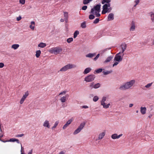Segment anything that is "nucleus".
Here are the masks:
<instances>
[{
    "label": "nucleus",
    "instance_id": "nucleus-1",
    "mask_svg": "<svg viewBox=\"0 0 154 154\" xmlns=\"http://www.w3.org/2000/svg\"><path fill=\"white\" fill-rule=\"evenodd\" d=\"M135 81L134 80H132L130 81L126 82L121 85L119 89L120 90L122 91L128 90L135 83Z\"/></svg>",
    "mask_w": 154,
    "mask_h": 154
},
{
    "label": "nucleus",
    "instance_id": "nucleus-2",
    "mask_svg": "<svg viewBox=\"0 0 154 154\" xmlns=\"http://www.w3.org/2000/svg\"><path fill=\"white\" fill-rule=\"evenodd\" d=\"M102 14H105L106 13H109L112 10L110 7V4H105L103 6Z\"/></svg>",
    "mask_w": 154,
    "mask_h": 154
},
{
    "label": "nucleus",
    "instance_id": "nucleus-3",
    "mask_svg": "<svg viewBox=\"0 0 154 154\" xmlns=\"http://www.w3.org/2000/svg\"><path fill=\"white\" fill-rule=\"evenodd\" d=\"M62 51V49L61 48L57 47L51 48L49 51L51 53L54 54L56 55L59 54Z\"/></svg>",
    "mask_w": 154,
    "mask_h": 154
},
{
    "label": "nucleus",
    "instance_id": "nucleus-4",
    "mask_svg": "<svg viewBox=\"0 0 154 154\" xmlns=\"http://www.w3.org/2000/svg\"><path fill=\"white\" fill-rule=\"evenodd\" d=\"M76 67V66L74 64H69L62 68L60 70V71L61 72H64L67 71L69 69H71L73 68H75Z\"/></svg>",
    "mask_w": 154,
    "mask_h": 154
},
{
    "label": "nucleus",
    "instance_id": "nucleus-5",
    "mask_svg": "<svg viewBox=\"0 0 154 154\" xmlns=\"http://www.w3.org/2000/svg\"><path fill=\"white\" fill-rule=\"evenodd\" d=\"M101 5L99 4L94 6V8H92L91 10L90 13L93 14H95V13H99L100 12Z\"/></svg>",
    "mask_w": 154,
    "mask_h": 154
},
{
    "label": "nucleus",
    "instance_id": "nucleus-6",
    "mask_svg": "<svg viewBox=\"0 0 154 154\" xmlns=\"http://www.w3.org/2000/svg\"><path fill=\"white\" fill-rule=\"evenodd\" d=\"M95 78L94 75H90L85 78V81L87 82H90L94 80Z\"/></svg>",
    "mask_w": 154,
    "mask_h": 154
},
{
    "label": "nucleus",
    "instance_id": "nucleus-7",
    "mask_svg": "<svg viewBox=\"0 0 154 154\" xmlns=\"http://www.w3.org/2000/svg\"><path fill=\"white\" fill-rule=\"evenodd\" d=\"M121 53L120 52L119 53L116 54L115 57L114 61L118 62H119L122 61V57L120 54Z\"/></svg>",
    "mask_w": 154,
    "mask_h": 154
},
{
    "label": "nucleus",
    "instance_id": "nucleus-8",
    "mask_svg": "<svg viewBox=\"0 0 154 154\" xmlns=\"http://www.w3.org/2000/svg\"><path fill=\"white\" fill-rule=\"evenodd\" d=\"M69 97V95L68 94H66L65 96H64L62 97L60 99V101L62 103H64L68 100V98Z\"/></svg>",
    "mask_w": 154,
    "mask_h": 154
},
{
    "label": "nucleus",
    "instance_id": "nucleus-9",
    "mask_svg": "<svg viewBox=\"0 0 154 154\" xmlns=\"http://www.w3.org/2000/svg\"><path fill=\"white\" fill-rule=\"evenodd\" d=\"M121 48L122 49L121 53H123L126 49L127 46V45L125 43H123L120 46Z\"/></svg>",
    "mask_w": 154,
    "mask_h": 154
},
{
    "label": "nucleus",
    "instance_id": "nucleus-10",
    "mask_svg": "<svg viewBox=\"0 0 154 154\" xmlns=\"http://www.w3.org/2000/svg\"><path fill=\"white\" fill-rule=\"evenodd\" d=\"M122 134L118 135L117 134H115L111 135V137L113 139H118L122 136Z\"/></svg>",
    "mask_w": 154,
    "mask_h": 154
},
{
    "label": "nucleus",
    "instance_id": "nucleus-11",
    "mask_svg": "<svg viewBox=\"0 0 154 154\" xmlns=\"http://www.w3.org/2000/svg\"><path fill=\"white\" fill-rule=\"evenodd\" d=\"M72 120L71 119L69 120L66 122V123L64 125L63 128V129H65L67 127V126L71 123L72 122Z\"/></svg>",
    "mask_w": 154,
    "mask_h": 154
},
{
    "label": "nucleus",
    "instance_id": "nucleus-12",
    "mask_svg": "<svg viewBox=\"0 0 154 154\" xmlns=\"http://www.w3.org/2000/svg\"><path fill=\"white\" fill-rule=\"evenodd\" d=\"M43 125L45 127H46L48 128H50V125H49V122L48 120H46L44 122Z\"/></svg>",
    "mask_w": 154,
    "mask_h": 154
},
{
    "label": "nucleus",
    "instance_id": "nucleus-13",
    "mask_svg": "<svg viewBox=\"0 0 154 154\" xmlns=\"http://www.w3.org/2000/svg\"><path fill=\"white\" fill-rule=\"evenodd\" d=\"M114 19V15L112 13H110L109 14L108 17V20L110 21L113 20Z\"/></svg>",
    "mask_w": 154,
    "mask_h": 154
},
{
    "label": "nucleus",
    "instance_id": "nucleus-14",
    "mask_svg": "<svg viewBox=\"0 0 154 154\" xmlns=\"http://www.w3.org/2000/svg\"><path fill=\"white\" fill-rule=\"evenodd\" d=\"M146 108L145 107H141L140 112L142 114L144 115L146 113Z\"/></svg>",
    "mask_w": 154,
    "mask_h": 154
},
{
    "label": "nucleus",
    "instance_id": "nucleus-15",
    "mask_svg": "<svg viewBox=\"0 0 154 154\" xmlns=\"http://www.w3.org/2000/svg\"><path fill=\"white\" fill-rule=\"evenodd\" d=\"M113 56H110L108 57L106 60L104 62V63H107L109 62L113 58Z\"/></svg>",
    "mask_w": 154,
    "mask_h": 154
},
{
    "label": "nucleus",
    "instance_id": "nucleus-16",
    "mask_svg": "<svg viewBox=\"0 0 154 154\" xmlns=\"http://www.w3.org/2000/svg\"><path fill=\"white\" fill-rule=\"evenodd\" d=\"M64 15L65 21L67 22L68 18V13L67 12H64Z\"/></svg>",
    "mask_w": 154,
    "mask_h": 154
},
{
    "label": "nucleus",
    "instance_id": "nucleus-17",
    "mask_svg": "<svg viewBox=\"0 0 154 154\" xmlns=\"http://www.w3.org/2000/svg\"><path fill=\"white\" fill-rule=\"evenodd\" d=\"M135 29V25L134 22L133 21L132 22L130 28V31H133Z\"/></svg>",
    "mask_w": 154,
    "mask_h": 154
},
{
    "label": "nucleus",
    "instance_id": "nucleus-18",
    "mask_svg": "<svg viewBox=\"0 0 154 154\" xmlns=\"http://www.w3.org/2000/svg\"><path fill=\"white\" fill-rule=\"evenodd\" d=\"M35 23L34 21H32L31 23V25L29 26L30 29L33 30L34 29Z\"/></svg>",
    "mask_w": 154,
    "mask_h": 154
},
{
    "label": "nucleus",
    "instance_id": "nucleus-19",
    "mask_svg": "<svg viewBox=\"0 0 154 154\" xmlns=\"http://www.w3.org/2000/svg\"><path fill=\"white\" fill-rule=\"evenodd\" d=\"M91 69L90 68H86L84 70L83 73L84 74H87L89 73L91 70Z\"/></svg>",
    "mask_w": 154,
    "mask_h": 154
},
{
    "label": "nucleus",
    "instance_id": "nucleus-20",
    "mask_svg": "<svg viewBox=\"0 0 154 154\" xmlns=\"http://www.w3.org/2000/svg\"><path fill=\"white\" fill-rule=\"evenodd\" d=\"M46 45L45 43L43 42H41L38 45V46L39 47L43 48L45 47Z\"/></svg>",
    "mask_w": 154,
    "mask_h": 154
},
{
    "label": "nucleus",
    "instance_id": "nucleus-21",
    "mask_svg": "<svg viewBox=\"0 0 154 154\" xmlns=\"http://www.w3.org/2000/svg\"><path fill=\"white\" fill-rule=\"evenodd\" d=\"M19 47V45L18 44H14L11 46V48L14 49V50H16Z\"/></svg>",
    "mask_w": 154,
    "mask_h": 154
},
{
    "label": "nucleus",
    "instance_id": "nucleus-22",
    "mask_svg": "<svg viewBox=\"0 0 154 154\" xmlns=\"http://www.w3.org/2000/svg\"><path fill=\"white\" fill-rule=\"evenodd\" d=\"M150 15L151 19L152 22L154 23V13L152 12L149 13Z\"/></svg>",
    "mask_w": 154,
    "mask_h": 154
},
{
    "label": "nucleus",
    "instance_id": "nucleus-23",
    "mask_svg": "<svg viewBox=\"0 0 154 154\" xmlns=\"http://www.w3.org/2000/svg\"><path fill=\"white\" fill-rule=\"evenodd\" d=\"M96 54L95 53L93 54L89 53L88 54L86 55V57H87L92 58Z\"/></svg>",
    "mask_w": 154,
    "mask_h": 154
},
{
    "label": "nucleus",
    "instance_id": "nucleus-24",
    "mask_svg": "<svg viewBox=\"0 0 154 154\" xmlns=\"http://www.w3.org/2000/svg\"><path fill=\"white\" fill-rule=\"evenodd\" d=\"M105 133L104 132H102L99 135L98 139L99 140L102 139L103 137L105 136Z\"/></svg>",
    "mask_w": 154,
    "mask_h": 154
},
{
    "label": "nucleus",
    "instance_id": "nucleus-25",
    "mask_svg": "<svg viewBox=\"0 0 154 154\" xmlns=\"http://www.w3.org/2000/svg\"><path fill=\"white\" fill-rule=\"evenodd\" d=\"M106 97H103L101 101V104L102 105H103L105 104V102L106 100Z\"/></svg>",
    "mask_w": 154,
    "mask_h": 154
},
{
    "label": "nucleus",
    "instance_id": "nucleus-26",
    "mask_svg": "<svg viewBox=\"0 0 154 154\" xmlns=\"http://www.w3.org/2000/svg\"><path fill=\"white\" fill-rule=\"evenodd\" d=\"M85 125V123L82 122L81 123L78 127V128L82 130L84 127Z\"/></svg>",
    "mask_w": 154,
    "mask_h": 154
},
{
    "label": "nucleus",
    "instance_id": "nucleus-27",
    "mask_svg": "<svg viewBox=\"0 0 154 154\" xmlns=\"http://www.w3.org/2000/svg\"><path fill=\"white\" fill-rule=\"evenodd\" d=\"M111 2V0H103L101 2L102 4H104L105 3L106 4H110L109 2Z\"/></svg>",
    "mask_w": 154,
    "mask_h": 154
},
{
    "label": "nucleus",
    "instance_id": "nucleus-28",
    "mask_svg": "<svg viewBox=\"0 0 154 154\" xmlns=\"http://www.w3.org/2000/svg\"><path fill=\"white\" fill-rule=\"evenodd\" d=\"M41 54V51L40 50H39L37 51L36 52L35 56L37 58Z\"/></svg>",
    "mask_w": 154,
    "mask_h": 154
},
{
    "label": "nucleus",
    "instance_id": "nucleus-29",
    "mask_svg": "<svg viewBox=\"0 0 154 154\" xmlns=\"http://www.w3.org/2000/svg\"><path fill=\"white\" fill-rule=\"evenodd\" d=\"M79 32L78 31L76 30V31L74 33L73 37L74 38H76L77 35L79 34Z\"/></svg>",
    "mask_w": 154,
    "mask_h": 154
},
{
    "label": "nucleus",
    "instance_id": "nucleus-30",
    "mask_svg": "<svg viewBox=\"0 0 154 154\" xmlns=\"http://www.w3.org/2000/svg\"><path fill=\"white\" fill-rule=\"evenodd\" d=\"M81 130L79 128H78L74 132V134H77L79 132L81 131Z\"/></svg>",
    "mask_w": 154,
    "mask_h": 154
},
{
    "label": "nucleus",
    "instance_id": "nucleus-31",
    "mask_svg": "<svg viewBox=\"0 0 154 154\" xmlns=\"http://www.w3.org/2000/svg\"><path fill=\"white\" fill-rule=\"evenodd\" d=\"M100 85L99 83H97L94 85V88H97L100 87Z\"/></svg>",
    "mask_w": 154,
    "mask_h": 154
},
{
    "label": "nucleus",
    "instance_id": "nucleus-32",
    "mask_svg": "<svg viewBox=\"0 0 154 154\" xmlns=\"http://www.w3.org/2000/svg\"><path fill=\"white\" fill-rule=\"evenodd\" d=\"M81 27L83 28H85L86 27V23L85 22H83L81 24Z\"/></svg>",
    "mask_w": 154,
    "mask_h": 154
},
{
    "label": "nucleus",
    "instance_id": "nucleus-33",
    "mask_svg": "<svg viewBox=\"0 0 154 154\" xmlns=\"http://www.w3.org/2000/svg\"><path fill=\"white\" fill-rule=\"evenodd\" d=\"M112 72V71H103V74L104 75H106L108 74H109L111 73Z\"/></svg>",
    "mask_w": 154,
    "mask_h": 154
},
{
    "label": "nucleus",
    "instance_id": "nucleus-34",
    "mask_svg": "<svg viewBox=\"0 0 154 154\" xmlns=\"http://www.w3.org/2000/svg\"><path fill=\"white\" fill-rule=\"evenodd\" d=\"M73 40V39L72 38H70L67 39V42L68 43H70L71 42H72Z\"/></svg>",
    "mask_w": 154,
    "mask_h": 154
},
{
    "label": "nucleus",
    "instance_id": "nucleus-35",
    "mask_svg": "<svg viewBox=\"0 0 154 154\" xmlns=\"http://www.w3.org/2000/svg\"><path fill=\"white\" fill-rule=\"evenodd\" d=\"M58 124V122L57 121L55 122V123L54 126L52 127V129H54V128H55L57 126Z\"/></svg>",
    "mask_w": 154,
    "mask_h": 154
},
{
    "label": "nucleus",
    "instance_id": "nucleus-36",
    "mask_svg": "<svg viewBox=\"0 0 154 154\" xmlns=\"http://www.w3.org/2000/svg\"><path fill=\"white\" fill-rule=\"evenodd\" d=\"M110 103H108L106 105V104H105L103 105H102L103 106V107L104 108H107L109 107V106H110Z\"/></svg>",
    "mask_w": 154,
    "mask_h": 154
},
{
    "label": "nucleus",
    "instance_id": "nucleus-37",
    "mask_svg": "<svg viewBox=\"0 0 154 154\" xmlns=\"http://www.w3.org/2000/svg\"><path fill=\"white\" fill-rule=\"evenodd\" d=\"M98 99L99 98L97 96H95L93 98V100L94 102H96L98 100Z\"/></svg>",
    "mask_w": 154,
    "mask_h": 154
},
{
    "label": "nucleus",
    "instance_id": "nucleus-38",
    "mask_svg": "<svg viewBox=\"0 0 154 154\" xmlns=\"http://www.w3.org/2000/svg\"><path fill=\"white\" fill-rule=\"evenodd\" d=\"M90 0H83V3L84 5H86L89 3Z\"/></svg>",
    "mask_w": 154,
    "mask_h": 154
},
{
    "label": "nucleus",
    "instance_id": "nucleus-39",
    "mask_svg": "<svg viewBox=\"0 0 154 154\" xmlns=\"http://www.w3.org/2000/svg\"><path fill=\"white\" fill-rule=\"evenodd\" d=\"M95 18V16L93 14H91L89 16V18L90 20L94 19Z\"/></svg>",
    "mask_w": 154,
    "mask_h": 154
},
{
    "label": "nucleus",
    "instance_id": "nucleus-40",
    "mask_svg": "<svg viewBox=\"0 0 154 154\" xmlns=\"http://www.w3.org/2000/svg\"><path fill=\"white\" fill-rule=\"evenodd\" d=\"M152 83H149L145 86V87L147 88H149L151 87L152 85Z\"/></svg>",
    "mask_w": 154,
    "mask_h": 154
},
{
    "label": "nucleus",
    "instance_id": "nucleus-41",
    "mask_svg": "<svg viewBox=\"0 0 154 154\" xmlns=\"http://www.w3.org/2000/svg\"><path fill=\"white\" fill-rule=\"evenodd\" d=\"M99 18H96L94 21L93 23L94 24L97 23L99 22Z\"/></svg>",
    "mask_w": 154,
    "mask_h": 154
},
{
    "label": "nucleus",
    "instance_id": "nucleus-42",
    "mask_svg": "<svg viewBox=\"0 0 154 154\" xmlns=\"http://www.w3.org/2000/svg\"><path fill=\"white\" fill-rule=\"evenodd\" d=\"M94 82H92L90 83L89 85V87L91 88L92 89L94 88Z\"/></svg>",
    "mask_w": 154,
    "mask_h": 154
},
{
    "label": "nucleus",
    "instance_id": "nucleus-43",
    "mask_svg": "<svg viewBox=\"0 0 154 154\" xmlns=\"http://www.w3.org/2000/svg\"><path fill=\"white\" fill-rule=\"evenodd\" d=\"M102 69H97L96 72L97 73H99L100 72H101L102 71Z\"/></svg>",
    "mask_w": 154,
    "mask_h": 154
},
{
    "label": "nucleus",
    "instance_id": "nucleus-44",
    "mask_svg": "<svg viewBox=\"0 0 154 154\" xmlns=\"http://www.w3.org/2000/svg\"><path fill=\"white\" fill-rule=\"evenodd\" d=\"M20 3L22 5H24L25 3V0H20Z\"/></svg>",
    "mask_w": 154,
    "mask_h": 154
},
{
    "label": "nucleus",
    "instance_id": "nucleus-45",
    "mask_svg": "<svg viewBox=\"0 0 154 154\" xmlns=\"http://www.w3.org/2000/svg\"><path fill=\"white\" fill-rule=\"evenodd\" d=\"M66 91H63L59 93V95H62L63 94H65L66 93Z\"/></svg>",
    "mask_w": 154,
    "mask_h": 154
},
{
    "label": "nucleus",
    "instance_id": "nucleus-46",
    "mask_svg": "<svg viewBox=\"0 0 154 154\" xmlns=\"http://www.w3.org/2000/svg\"><path fill=\"white\" fill-rule=\"evenodd\" d=\"M29 95V93L28 91H26L25 94L23 95V96H25L26 98Z\"/></svg>",
    "mask_w": 154,
    "mask_h": 154
},
{
    "label": "nucleus",
    "instance_id": "nucleus-47",
    "mask_svg": "<svg viewBox=\"0 0 154 154\" xmlns=\"http://www.w3.org/2000/svg\"><path fill=\"white\" fill-rule=\"evenodd\" d=\"M100 56V54H97V55L96 56L94 59V61H96L99 57Z\"/></svg>",
    "mask_w": 154,
    "mask_h": 154
},
{
    "label": "nucleus",
    "instance_id": "nucleus-48",
    "mask_svg": "<svg viewBox=\"0 0 154 154\" xmlns=\"http://www.w3.org/2000/svg\"><path fill=\"white\" fill-rule=\"evenodd\" d=\"M24 135V134H17V135L16 137H20L23 136Z\"/></svg>",
    "mask_w": 154,
    "mask_h": 154
},
{
    "label": "nucleus",
    "instance_id": "nucleus-49",
    "mask_svg": "<svg viewBox=\"0 0 154 154\" xmlns=\"http://www.w3.org/2000/svg\"><path fill=\"white\" fill-rule=\"evenodd\" d=\"M140 1L139 0H135V2L136 3L135 5H134V6H136L139 3Z\"/></svg>",
    "mask_w": 154,
    "mask_h": 154
},
{
    "label": "nucleus",
    "instance_id": "nucleus-50",
    "mask_svg": "<svg viewBox=\"0 0 154 154\" xmlns=\"http://www.w3.org/2000/svg\"><path fill=\"white\" fill-rule=\"evenodd\" d=\"M87 8V6L86 5L84 6L82 8V9L83 10H86Z\"/></svg>",
    "mask_w": 154,
    "mask_h": 154
},
{
    "label": "nucleus",
    "instance_id": "nucleus-51",
    "mask_svg": "<svg viewBox=\"0 0 154 154\" xmlns=\"http://www.w3.org/2000/svg\"><path fill=\"white\" fill-rule=\"evenodd\" d=\"M4 66V63H0V68H3Z\"/></svg>",
    "mask_w": 154,
    "mask_h": 154
},
{
    "label": "nucleus",
    "instance_id": "nucleus-52",
    "mask_svg": "<svg viewBox=\"0 0 154 154\" xmlns=\"http://www.w3.org/2000/svg\"><path fill=\"white\" fill-rule=\"evenodd\" d=\"M22 18H21V16H19V17H17L16 18V20L17 21H20V20H21V19Z\"/></svg>",
    "mask_w": 154,
    "mask_h": 154
},
{
    "label": "nucleus",
    "instance_id": "nucleus-53",
    "mask_svg": "<svg viewBox=\"0 0 154 154\" xmlns=\"http://www.w3.org/2000/svg\"><path fill=\"white\" fill-rule=\"evenodd\" d=\"M25 100L24 99H22V98L21 99L20 101V103L21 104H22L23 103L24 101Z\"/></svg>",
    "mask_w": 154,
    "mask_h": 154
},
{
    "label": "nucleus",
    "instance_id": "nucleus-54",
    "mask_svg": "<svg viewBox=\"0 0 154 154\" xmlns=\"http://www.w3.org/2000/svg\"><path fill=\"white\" fill-rule=\"evenodd\" d=\"M15 138H11L10 139L9 141L11 142H15L16 140Z\"/></svg>",
    "mask_w": 154,
    "mask_h": 154
},
{
    "label": "nucleus",
    "instance_id": "nucleus-55",
    "mask_svg": "<svg viewBox=\"0 0 154 154\" xmlns=\"http://www.w3.org/2000/svg\"><path fill=\"white\" fill-rule=\"evenodd\" d=\"M95 14H96V16L97 17H99L100 16V14L98 12L95 13Z\"/></svg>",
    "mask_w": 154,
    "mask_h": 154
},
{
    "label": "nucleus",
    "instance_id": "nucleus-56",
    "mask_svg": "<svg viewBox=\"0 0 154 154\" xmlns=\"http://www.w3.org/2000/svg\"><path fill=\"white\" fill-rule=\"evenodd\" d=\"M118 63H119V62H115L113 65V66L114 67L115 66L117 65Z\"/></svg>",
    "mask_w": 154,
    "mask_h": 154
},
{
    "label": "nucleus",
    "instance_id": "nucleus-57",
    "mask_svg": "<svg viewBox=\"0 0 154 154\" xmlns=\"http://www.w3.org/2000/svg\"><path fill=\"white\" fill-rule=\"evenodd\" d=\"M88 106H85V105L83 106H82V108L86 109V108H88Z\"/></svg>",
    "mask_w": 154,
    "mask_h": 154
},
{
    "label": "nucleus",
    "instance_id": "nucleus-58",
    "mask_svg": "<svg viewBox=\"0 0 154 154\" xmlns=\"http://www.w3.org/2000/svg\"><path fill=\"white\" fill-rule=\"evenodd\" d=\"M32 149L28 153V154H32Z\"/></svg>",
    "mask_w": 154,
    "mask_h": 154
},
{
    "label": "nucleus",
    "instance_id": "nucleus-59",
    "mask_svg": "<svg viewBox=\"0 0 154 154\" xmlns=\"http://www.w3.org/2000/svg\"><path fill=\"white\" fill-rule=\"evenodd\" d=\"M15 141H16L17 143H20V141L19 140L17 139H16Z\"/></svg>",
    "mask_w": 154,
    "mask_h": 154
},
{
    "label": "nucleus",
    "instance_id": "nucleus-60",
    "mask_svg": "<svg viewBox=\"0 0 154 154\" xmlns=\"http://www.w3.org/2000/svg\"><path fill=\"white\" fill-rule=\"evenodd\" d=\"M133 106V104L131 103V104H129V107H132Z\"/></svg>",
    "mask_w": 154,
    "mask_h": 154
},
{
    "label": "nucleus",
    "instance_id": "nucleus-61",
    "mask_svg": "<svg viewBox=\"0 0 154 154\" xmlns=\"http://www.w3.org/2000/svg\"><path fill=\"white\" fill-rule=\"evenodd\" d=\"M59 154H65V153L63 151L60 152Z\"/></svg>",
    "mask_w": 154,
    "mask_h": 154
},
{
    "label": "nucleus",
    "instance_id": "nucleus-62",
    "mask_svg": "<svg viewBox=\"0 0 154 154\" xmlns=\"http://www.w3.org/2000/svg\"><path fill=\"white\" fill-rule=\"evenodd\" d=\"M60 21L61 22H63L64 21V20L63 19H61L60 20Z\"/></svg>",
    "mask_w": 154,
    "mask_h": 154
},
{
    "label": "nucleus",
    "instance_id": "nucleus-63",
    "mask_svg": "<svg viewBox=\"0 0 154 154\" xmlns=\"http://www.w3.org/2000/svg\"><path fill=\"white\" fill-rule=\"evenodd\" d=\"M22 98L25 100L26 98L25 97L23 96Z\"/></svg>",
    "mask_w": 154,
    "mask_h": 154
},
{
    "label": "nucleus",
    "instance_id": "nucleus-64",
    "mask_svg": "<svg viewBox=\"0 0 154 154\" xmlns=\"http://www.w3.org/2000/svg\"><path fill=\"white\" fill-rule=\"evenodd\" d=\"M22 98L25 100L26 98L25 97L23 96Z\"/></svg>",
    "mask_w": 154,
    "mask_h": 154
}]
</instances>
